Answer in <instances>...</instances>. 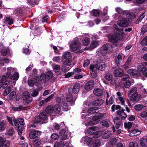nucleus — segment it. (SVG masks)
Instances as JSON below:
<instances>
[{"label": "nucleus", "mask_w": 147, "mask_h": 147, "mask_svg": "<svg viewBox=\"0 0 147 147\" xmlns=\"http://www.w3.org/2000/svg\"><path fill=\"white\" fill-rule=\"evenodd\" d=\"M14 68L11 67H9L7 68L6 73V75L8 78H10L11 76V71H13Z\"/></svg>", "instance_id": "obj_33"}, {"label": "nucleus", "mask_w": 147, "mask_h": 147, "mask_svg": "<svg viewBox=\"0 0 147 147\" xmlns=\"http://www.w3.org/2000/svg\"><path fill=\"white\" fill-rule=\"evenodd\" d=\"M145 107L142 105L139 104L136 105L134 107V109L136 111H139L142 110Z\"/></svg>", "instance_id": "obj_41"}, {"label": "nucleus", "mask_w": 147, "mask_h": 147, "mask_svg": "<svg viewBox=\"0 0 147 147\" xmlns=\"http://www.w3.org/2000/svg\"><path fill=\"white\" fill-rule=\"evenodd\" d=\"M145 66L147 67V62H144L138 65L137 69L140 73L147 77V68L145 67Z\"/></svg>", "instance_id": "obj_4"}, {"label": "nucleus", "mask_w": 147, "mask_h": 147, "mask_svg": "<svg viewBox=\"0 0 147 147\" xmlns=\"http://www.w3.org/2000/svg\"><path fill=\"white\" fill-rule=\"evenodd\" d=\"M103 116V114L101 113H99L97 115L94 116L92 118V122L93 123L92 124H95L99 123L100 121V119Z\"/></svg>", "instance_id": "obj_8"}, {"label": "nucleus", "mask_w": 147, "mask_h": 147, "mask_svg": "<svg viewBox=\"0 0 147 147\" xmlns=\"http://www.w3.org/2000/svg\"><path fill=\"white\" fill-rule=\"evenodd\" d=\"M63 60V64L65 65H69L71 62V59H65Z\"/></svg>", "instance_id": "obj_56"}, {"label": "nucleus", "mask_w": 147, "mask_h": 147, "mask_svg": "<svg viewBox=\"0 0 147 147\" xmlns=\"http://www.w3.org/2000/svg\"><path fill=\"white\" fill-rule=\"evenodd\" d=\"M123 71L120 69H118L114 70L113 74L115 77H119L122 76L123 75Z\"/></svg>", "instance_id": "obj_17"}, {"label": "nucleus", "mask_w": 147, "mask_h": 147, "mask_svg": "<svg viewBox=\"0 0 147 147\" xmlns=\"http://www.w3.org/2000/svg\"><path fill=\"white\" fill-rule=\"evenodd\" d=\"M109 40V42L113 43L114 46H117V43L118 42V39L115 38L113 36L109 35L108 36Z\"/></svg>", "instance_id": "obj_20"}, {"label": "nucleus", "mask_w": 147, "mask_h": 147, "mask_svg": "<svg viewBox=\"0 0 147 147\" xmlns=\"http://www.w3.org/2000/svg\"><path fill=\"white\" fill-rule=\"evenodd\" d=\"M24 108V107L22 105H20L18 107H12V109L13 110L19 111L21 110H22Z\"/></svg>", "instance_id": "obj_62"}, {"label": "nucleus", "mask_w": 147, "mask_h": 147, "mask_svg": "<svg viewBox=\"0 0 147 147\" xmlns=\"http://www.w3.org/2000/svg\"><path fill=\"white\" fill-rule=\"evenodd\" d=\"M53 107L51 106H48L46 108L45 111L48 114L51 115L53 112Z\"/></svg>", "instance_id": "obj_37"}, {"label": "nucleus", "mask_w": 147, "mask_h": 147, "mask_svg": "<svg viewBox=\"0 0 147 147\" xmlns=\"http://www.w3.org/2000/svg\"><path fill=\"white\" fill-rule=\"evenodd\" d=\"M10 61V59L7 58H3L1 59L0 61V64L1 65H3L4 64L3 62H5L6 63H9Z\"/></svg>", "instance_id": "obj_43"}, {"label": "nucleus", "mask_w": 147, "mask_h": 147, "mask_svg": "<svg viewBox=\"0 0 147 147\" xmlns=\"http://www.w3.org/2000/svg\"><path fill=\"white\" fill-rule=\"evenodd\" d=\"M117 24L120 27H126L128 26V23L127 20L123 18L121 20L118 21Z\"/></svg>", "instance_id": "obj_15"}, {"label": "nucleus", "mask_w": 147, "mask_h": 147, "mask_svg": "<svg viewBox=\"0 0 147 147\" xmlns=\"http://www.w3.org/2000/svg\"><path fill=\"white\" fill-rule=\"evenodd\" d=\"M132 125V124L131 122H125L124 123V126L126 128L129 129Z\"/></svg>", "instance_id": "obj_60"}, {"label": "nucleus", "mask_w": 147, "mask_h": 147, "mask_svg": "<svg viewBox=\"0 0 147 147\" xmlns=\"http://www.w3.org/2000/svg\"><path fill=\"white\" fill-rule=\"evenodd\" d=\"M81 47V43L77 40L73 41L70 45V48L73 51L79 53H81L82 52L80 50Z\"/></svg>", "instance_id": "obj_2"}, {"label": "nucleus", "mask_w": 147, "mask_h": 147, "mask_svg": "<svg viewBox=\"0 0 147 147\" xmlns=\"http://www.w3.org/2000/svg\"><path fill=\"white\" fill-rule=\"evenodd\" d=\"M141 131L137 129H134L131 131L129 135L131 136L138 135L141 133Z\"/></svg>", "instance_id": "obj_24"}, {"label": "nucleus", "mask_w": 147, "mask_h": 147, "mask_svg": "<svg viewBox=\"0 0 147 147\" xmlns=\"http://www.w3.org/2000/svg\"><path fill=\"white\" fill-rule=\"evenodd\" d=\"M71 53L69 52H67L63 53L62 58L63 60H64L65 59H71Z\"/></svg>", "instance_id": "obj_30"}, {"label": "nucleus", "mask_w": 147, "mask_h": 147, "mask_svg": "<svg viewBox=\"0 0 147 147\" xmlns=\"http://www.w3.org/2000/svg\"><path fill=\"white\" fill-rule=\"evenodd\" d=\"M113 26L115 28L114 31V33L118 36L119 35L120 38H122L124 34L123 30L122 29L118 28L117 25H114Z\"/></svg>", "instance_id": "obj_12"}, {"label": "nucleus", "mask_w": 147, "mask_h": 147, "mask_svg": "<svg viewBox=\"0 0 147 147\" xmlns=\"http://www.w3.org/2000/svg\"><path fill=\"white\" fill-rule=\"evenodd\" d=\"M80 88V84L79 83H76L74 85L72 88V91L74 94H76L79 92Z\"/></svg>", "instance_id": "obj_19"}, {"label": "nucleus", "mask_w": 147, "mask_h": 147, "mask_svg": "<svg viewBox=\"0 0 147 147\" xmlns=\"http://www.w3.org/2000/svg\"><path fill=\"white\" fill-rule=\"evenodd\" d=\"M23 98L24 100L27 103H30L32 100L31 94L27 92L24 93Z\"/></svg>", "instance_id": "obj_6"}, {"label": "nucleus", "mask_w": 147, "mask_h": 147, "mask_svg": "<svg viewBox=\"0 0 147 147\" xmlns=\"http://www.w3.org/2000/svg\"><path fill=\"white\" fill-rule=\"evenodd\" d=\"M140 116L141 117L144 118L147 117V110L142 112L140 113Z\"/></svg>", "instance_id": "obj_55"}, {"label": "nucleus", "mask_w": 147, "mask_h": 147, "mask_svg": "<svg viewBox=\"0 0 147 147\" xmlns=\"http://www.w3.org/2000/svg\"><path fill=\"white\" fill-rule=\"evenodd\" d=\"M117 142L116 138L111 139L108 142V144L110 146L115 144Z\"/></svg>", "instance_id": "obj_53"}, {"label": "nucleus", "mask_w": 147, "mask_h": 147, "mask_svg": "<svg viewBox=\"0 0 147 147\" xmlns=\"http://www.w3.org/2000/svg\"><path fill=\"white\" fill-rule=\"evenodd\" d=\"M41 134L39 131L34 130L31 131L29 133V137L31 139H34L36 137L39 136Z\"/></svg>", "instance_id": "obj_16"}, {"label": "nucleus", "mask_w": 147, "mask_h": 147, "mask_svg": "<svg viewBox=\"0 0 147 147\" xmlns=\"http://www.w3.org/2000/svg\"><path fill=\"white\" fill-rule=\"evenodd\" d=\"M94 81L92 80H90L87 82L85 86V89L87 91L91 90L94 86Z\"/></svg>", "instance_id": "obj_11"}, {"label": "nucleus", "mask_w": 147, "mask_h": 147, "mask_svg": "<svg viewBox=\"0 0 147 147\" xmlns=\"http://www.w3.org/2000/svg\"><path fill=\"white\" fill-rule=\"evenodd\" d=\"M126 16L129 19H134L136 17L135 14L131 12H129L126 14Z\"/></svg>", "instance_id": "obj_40"}, {"label": "nucleus", "mask_w": 147, "mask_h": 147, "mask_svg": "<svg viewBox=\"0 0 147 147\" xmlns=\"http://www.w3.org/2000/svg\"><path fill=\"white\" fill-rule=\"evenodd\" d=\"M14 122L15 128L16 129H17L21 128L24 127V119L22 118H19L17 119H13Z\"/></svg>", "instance_id": "obj_5"}, {"label": "nucleus", "mask_w": 147, "mask_h": 147, "mask_svg": "<svg viewBox=\"0 0 147 147\" xmlns=\"http://www.w3.org/2000/svg\"><path fill=\"white\" fill-rule=\"evenodd\" d=\"M125 57V55L121 53H120L118 55L115 61V63L117 65V66H119L120 64L121 61L123 59H124Z\"/></svg>", "instance_id": "obj_13"}, {"label": "nucleus", "mask_w": 147, "mask_h": 147, "mask_svg": "<svg viewBox=\"0 0 147 147\" xmlns=\"http://www.w3.org/2000/svg\"><path fill=\"white\" fill-rule=\"evenodd\" d=\"M105 66V63L102 61H98L95 65V67L97 70H104Z\"/></svg>", "instance_id": "obj_10"}, {"label": "nucleus", "mask_w": 147, "mask_h": 147, "mask_svg": "<svg viewBox=\"0 0 147 147\" xmlns=\"http://www.w3.org/2000/svg\"><path fill=\"white\" fill-rule=\"evenodd\" d=\"M14 131L13 128H10L9 129L6 133L7 135L9 136H12L14 133Z\"/></svg>", "instance_id": "obj_49"}, {"label": "nucleus", "mask_w": 147, "mask_h": 147, "mask_svg": "<svg viewBox=\"0 0 147 147\" xmlns=\"http://www.w3.org/2000/svg\"><path fill=\"white\" fill-rule=\"evenodd\" d=\"M141 44L142 45L147 46V36H146L141 42Z\"/></svg>", "instance_id": "obj_64"}, {"label": "nucleus", "mask_w": 147, "mask_h": 147, "mask_svg": "<svg viewBox=\"0 0 147 147\" xmlns=\"http://www.w3.org/2000/svg\"><path fill=\"white\" fill-rule=\"evenodd\" d=\"M61 106L65 111H67L69 109V106L65 102L63 101L62 102Z\"/></svg>", "instance_id": "obj_39"}, {"label": "nucleus", "mask_w": 147, "mask_h": 147, "mask_svg": "<svg viewBox=\"0 0 147 147\" xmlns=\"http://www.w3.org/2000/svg\"><path fill=\"white\" fill-rule=\"evenodd\" d=\"M99 129L96 131L93 134V137L94 138H98L99 137L101 134V132L100 131H98Z\"/></svg>", "instance_id": "obj_51"}, {"label": "nucleus", "mask_w": 147, "mask_h": 147, "mask_svg": "<svg viewBox=\"0 0 147 147\" xmlns=\"http://www.w3.org/2000/svg\"><path fill=\"white\" fill-rule=\"evenodd\" d=\"M113 46L110 44H105L100 49L99 52L102 55L105 56L108 52L112 50Z\"/></svg>", "instance_id": "obj_3"}, {"label": "nucleus", "mask_w": 147, "mask_h": 147, "mask_svg": "<svg viewBox=\"0 0 147 147\" xmlns=\"http://www.w3.org/2000/svg\"><path fill=\"white\" fill-rule=\"evenodd\" d=\"M129 79V76L128 75H125L123 76L121 81H122V82L126 81L127 80H128Z\"/></svg>", "instance_id": "obj_61"}, {"label": "nucleus", "mask_w": 147, "mask_h": 147, "mask_svg": "<svg viewBox=\"0 0 147 147\" xmlns=\"http://www.w3.org/2000/svg\"><path fill=\"white\" fill-rule=\"evenodd\" d=\"M48 118L46 113H42L36 117L33 121L35 123H40L42 124L46 123L48 122Z\"/></svg>", "instance_id": "obj_1"}, {"label": "nucleus", "mask_w": 147, "mask_h": 147, "mask_svg": "<svg viewBox=\"0 0 147 147\" xmlns=\"http://www.w3.org/2000/svg\"><path fill=\"white\" fill-rule=\"evenodd\" d=\"M140 143L142 147H146L147 146V140L145 138H141L140 140Z\"/></svg>", "instance_id": "obj_34"}, {"label": "nucleus", "mask_w": 147, "mask_h": 147, "mask_svg": "<svg viewBox=\"0 0 147 147\" xmlns=\"http://www.w3.org/2000/svg\"><path fill=\"white\" fill-rule=\"evenodd\" d=\"M111 134L110 130H107L104 132L102 135V138L104 139L108 138L109 137Z\"/></svg>", "instance_id": "obj_36"}, {"label": "nucleus", "mask_w": 147, "mask_h": 147, "mask_svg": "<svg viewBox=\"0 0 147 147\" xmlns=\"http://www.w3.org/2000/svg\"><path fill=\"white\" fill-rule=\"evenodd\" d=\"M36 80L34 79L29 80H28V84L29 86L32 87L34 84H36Z\"/></svg>", "instance_id": "obj_46"}, {"label": "nucleus", "mask_w": 147, "mask_h": 147, "mask_svg": "<svg viewBox=\"0 0 147 147\" xmlns=\"http://www.w3.org/2000/svg\"><path fill=\"white\" fill-rule=\"evenodd\" d=\"M115 101V96L114 95H112L108 99L107 98L106 101V103L107 105H111Z\"/></svg>", "instance_id": "obj_28"}, {"label": "nucleus", "mask_w": 147, "mask_h": 147, "mask_svg": "<svg viewBox=\"0 0 147 147\" xmlns=\"http://www.w3.org/2000/svg\"><path fill=\"white\" fill-rule=\"evenodd\" d=\"M10 145V142L8 140H4L3 145L1 146L3 147H8Z\"/></svg>", "instance_id": "obj_63"}, {"label": "nucleus", "mask_w": 147, "mask_h": 147, "mask_svg": "<svg viewBox=\"0 0 147 147\" xmlns=\"http://www.w3.org/2000/svg\"><path fill=\"white\" fill-rule=\"evenodd\" d=\"M119 85L121 87L124 86L125 88H129L131 85V82L130 80H127L125 82H121L119 83Z\"/></svg>", "instance_id": "obj_18"}, {"label": "nucleus", "mask_w": 147, "mask_h": 147, "mask_svg": "<svg viewBox=\"0 0 147 147\" xmlns=\"http://www.w3.org/2000/svg\"><path fill=\"white\" fill-rule=\"evenodd\" d=\"M125 110L123 109H119L117 111V114L119 115L120 117L122 120H124L127 117V114L124 112Z\"/></svg>", "instance_id": "obj_9"}, {"label": "nucleus", "mask_w": 147, "mask_h": 147, "mask_svg": "<svg viewBox=\"0 0 147 147\" xmlns=\"http://www.w3.org/2000/svg\"><path fill=\"white\" fill-rule=\"evenodd\" d=\"M104 102V101L102 99H98L92 102V104L95 106H100Z\"/></svg>", "instance_id": "obj_22"}, {"label": "nucleus", "mask_w": 147, "mask_h": 147, "mask_svg": "<svg viewBox=\"0 0 147 147\" xmlns=\"http://www.w3.org/2000/svg\"><path fill=\"white\" fill-rule=\"evenodd\" d=\"M127 73L132 75L133 77L134 78H137L139 76H140V74H142L140 73L138 70L135 69H130L127 71Z\"/></svg>", "instance_id": "obj_7"}, {"label": "nucleus", "mask_w": 147, "mask_h": 147, "mask_svg": "<svg viewBox=\"0 0 147 147\" xmlns=\"http://www.w3.org/2000/svg\"><path fill=\"white\" fill-rule=\"evenodd\" d=\"M99 111V110L97 108L93 107L89 108L88 110V112L90 114H95L98 113Z\"/></svg>", "instance_id": "obj_25"}, {"label": "nucleus", "mask_w": 147, "mask_h": 147, "mask_svg": "<svg viewBox=\"0 0 147 147\" xmlns=\"http://www.w3.org/2000/svg\"><path fill=\"white\" fill-rule=\"evenodd\" d=\"M16 93L15 91H12L10 94L9 98L10 100H12L15 97Z\"/></svg>", "instance_id": "obj_57"}, {"label": "nucleus", "mask_w": 147, "mask_h": 147, "mask_svg": "<svg viewBox=\"0 0 147 147\" xmlns=\"http://www.w3.org/2000/svg\"><path fill=\"white\" fill-rule=\"evenodd\" d=\"M109 122L110 121H109L104 120L102 121L101 123L103 126L108 127L109 126Z\"/></svg>", "instance_id": "obj_47"}, {"label": "nucleus", "mask_w": 147, "mask_h": 147, "mask_svg": "<svg viewBox=\"0 0 147 147\" xmlns=\"http://www.w3.org/2000/svg\"><path fill=\"white\" fill-rule=\"evenodd\" d=\"M82 42L84 45L87 46L90 43V39L88 37H85L82 39Z\"/></svg>", "instance_id": "obj_29"}, {"label": "nucleus", "mask_w": 147, "mask_h": 147, "mask_svg": "<svg viewBox=\"0 0 147 147\" xmlns=\"http://www.w3.org/2000/svg\"><path fill=\"white\" fill-rule=\"evenodd\" d=\"M100 141L99 140L96 139L93 141L90 146L91 147H96L100 145Z\"/></svg>", "instance_id": "obj_38"}, {"label": "nucleus", "mask_w": 147, "mask_h": 147, "mask_svg": "<svg viewBox=\"0 0 147 147\" xmlns=\"http://www.w3.org/2000/svg\"><path fill=\"white\" fill-rule=\"evenodd\" d=\"M141 95L138 94L137 92L133 93L130 97V100L131 101H137L140 99Z\"/></svg>", "instance_id": "obj_14"}, {"label": "nucleus", "mask_w": 147, "mask_h": 147, "mask_svg": "<svg viewBox=\"0 0 147 147\" xmlns=\"http://www.w3.org/2000/svg\"><path fill=\"white\" fill-rule=\"evenodd\" d=\"M65 130L63 129L61 130L60 132V134L62 136V139L64 140H65L66 139L67 137V135L65 134Z\"/></svg>", "instance_id": "obj_48"}, {"label": "nucleus", "mask_w": 147, "mask_h": 147, "mask_svg": "<svg viewBox=\"0 0 147 147\" xmlns=\"http://www.w3.org/2000/svg\"><path fill=\"white\" fill-rule=\"evenodd\" d=\"M22 10L20 8L15 9L13 12V14L16 16L20 15L22 13Z\"/></svg>", "instance_id": "obj_44"}, {"label": "nucleus", "mask_w": 147, "mask_h": 147, "mask_svg": "<svg viewBox=\"0 0 147 147\" xmlns=\"http://www.w3.org/2000/svg\"><path fill=\"white\" fill-rule=\"evenodd\" d=\"M45 74L47 78V79L48 80L51 79L53 76V74L52 72L51 71H48Z\"/></svg>", "instance_id": "obj_54"}, {"label": "nucleus", "mask_w": 147, "mask_h": 147, "mask_svg": "<svg viewBox=\"0 0 147 147\" xmlns=\"http://www.w3.org/2000/svg\"><path fill=\"white\" fill-rule=\"evenodd\" d=\"M98 129V127L95 126L90 127L87 129V132L90 134H93Z\"/></svg>", "instance_id": "obj_21"}, {"label": "nucleus", "mask_w": 147, "mask_h": 147, "mask_svg": "<svg viewBox=\"0 0 147 147\" xmlns=\"http://www.w3.org/2000/svg\"><path fill=\"white\" fill-rule=\"evenodd\" d=\"M53 112L57 114H59L61 112V108L59 105H56L53 107Z\"/></svg>", "instance_id": "obj_27"}, {"label": "nucleus", "mask_w": 147, "mask_h": 147, "mask_svg": "<svg viewBox=\"0 0 147 147\" xmlns=\"http://www.w3.org/2000/svg\"><path fill=\"white\" fill-rule=\"evenodd\" d=\"M93 92L94 94L97 96H102L103 93V90L99 88L94 89L93 91Z\"/></svg>", "instance_id": "obj_23"}, {"label": "nucleus", "mask_w": 147, "mask_h": 147, "mask_svg": "<svg viewBox=\"0 0 147 147\" xmlns=\"http://www.w3.org/2000/svg\"><path fill=\"white\" fill-rule=\"evenodd\" d=\"M12 88V86H9L6 88L3 93L4 96H6L7 94H9Z\"/></svg>", "instance_id": "obj_45"}, {"label": "nucleus", "mask_w": 147, "mask_h": 147, "mask_svg": "<svg viewBox=\"0 0 147 147\" xmlns=\"http://www.w3.org/2000/svg\"><path fill=\"white\" fill-rule=\"evenodd\" d=\"M19 74L17 72H15L12 76H11V77H10L9 79H10L11 80L16 81L18 80L19 78Z\"/></svg>", "instance_id": "obj_42"}, {"label": "nucleus", "mask_w": 147, "mask_h": 147, "mask_svg": "<svg viewBox=\"0 0 147 147\" xmlns=\"http://www.w3.org/2000/svg\"><path fill=\"white\" fill-rule=\"evenodd\" d=\"M13 19L9 17H7L5 18L6 21L9 25H11L13 24Z\"/></svg>", "instance_id": "obj_50"}, {"label": "nucleus", "mask_w": 147, "mask_h": 147, "mask_svg": "<svg viewBox=\"0 0 147 147\" xmlns=\"http://www.w3.org/2000/svg\"><path fill=\"white\" fill-rule=\"evenodd\" d=\"M41 143V142L40 139L36 140L33 141V144L36 146L39 145Z\"/></svg>", "instance_id": "obj_59"}, {"label": "nucleus", "mask_w": 147, "mask_h": 147, "mask_svg": "<svg viewBox=\"0 0 147 147\" xmlns=\"http://www.w3.org/2000/svg\"><path fill=\"white\" fill-rule=\"evenodd\" d=\"M113 76L111 73L107 72L106 74L105 75V78L108 81H111L113 79Z\"/></svg>", "instance_id": "obj_32"}, {"label": "nucleus", "mask_w": 147, "mask_h": 147, "mask_svg": "<svg viewBox=\"0 0 147 147\" xmlns=\"http://www.w3.org/2000/svg\"><path fill=\"white\" fill-rule=\"evenodd\" d=\"M6 126V123L5 122H1L0 123V130L3 131Z\"/></svg>", "instance_id": "obj_58"}, {"label": "nucleus", "mask_w": 147, "mask_h": 147, "mask_svg": "<svg viewBox=\"0 0 147 147\" xmlns=\"http://www.w3.org/2000/svg\"><path fill=\"white\" fill-rule=\"evenodd\" d=\"M1 52L3 56H6L10 53V51L8 48H4L2 50Z\"/></svg>", "instance_id": "obj_35"}, {"label": "nucleus", "mask_w": 147, "mask_h": 147, "mask_svg": "<svg viewBox=\"0 0 147 147\" xmlns=\"http://www.w3.org/2000/svg\"><path fill=\"white\" fill-rule=\"evenodd\" d=\"M99 45V42L97 40L93 41L90 44V47L92 49L97 47Z\"/></svg>", "instance_id": "obj_31"}, {"label": "nucleus", "mask_w": 147, "mask_h": 147, "mask_svg": "<svg viewBox=\"0 0 147 147\" xmlns=\"http://www.w3.org/2000/svg\"><path fill=\"white\" fill-rule=\"evenodd\" d=\"M47 78L46 77L45 74H42L40 76V79L41 81H42L43 82H45L46 81H48V80L47 79Z\"/></svg>", "instance_id": "obj_52"}, {"label": "nucleus", "mask_w": 147, "mask_h": 147, "mask_svg": "<svg viewBox=\"0 0 147 147\" xmlns=\"http://www.w3.org/2000/svg\"><path fill=\"white\" fill-rule=\"evenodd\" d=\"M6 77L5 76H2L1 82L0 83L2 84V86L3 88H5L7 86V83L6 82Z\"/></svg>", "instance_id": "obj_26"}]
</instances>
